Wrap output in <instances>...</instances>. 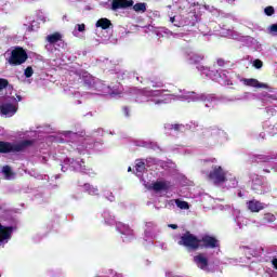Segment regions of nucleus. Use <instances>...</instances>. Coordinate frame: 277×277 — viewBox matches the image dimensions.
Wrapping results in <instances>:
<instances>
[{"label":"nucleus","mask_w":277,"mask_h":277,"mask_svg":"<svg viewBox=\"0 0 277 277\" xmlns=\"http://www.w3.org/2000/svg\"><path fill=\"white\" fill-rule=\"evenodd\" d=\"M143 96H146L147 101H151L155 105H163V103H171L172 101H187V103L203 101L206 107H215V105H217V97L207 94H196L195 92H183V94L179 95H164L162 90L145 89L143 95L136 100L137 103H144V100H142Z\"/></svg>","instance_id":"1"},{"label":"nucleus","mask_w":277,"mask_h":277,"mask_svg":"<svg viewBox=\"0 0 277 277\" xmlns=\"http://www.w3.org/2000/svg\"><path fill=\"white\" fill-rule=\"evenodd\" d=\"M208 179L214 185H222V183H227L229 187H237V179L232 176L226 170L220 166H212L210 172L208 173Z\"/></svg>","instance_id":"2"},{"label":"nucleus","mask_w":277,"mask_h":277,"mask_svg":"<svg viewBox=\"0 0 277 277\" xmlns=\"http://www.w3.org/2000/svg\"><path fill=\"white\" fill-rule=\"evenodd\" d=\"M23 101L21 95H17V100L14 96L5 95L0 97V116L4 118H12L16 111H18V103Z\"/></svg>","instance_id":"3"},{"label":"nucleus","mask_w":277,"mask_h":277,"mask_svg":"<svg viewBox=\"0 0 277 277\" xmlns=\"http://www.w3.org/2000/svg\"><path fill=\"white\" fill-rule=\"evenodd\" d=\"M5 57L11 66H21L27 62V52L23 48H14L5 52Z\"/></svg>","instance_id":"4"},{"label":"nucleus","mask_w":277,"mask_h":277,"mask_svg":"<svg viewBox=\"0 0 277 277\" xmlns=\"http://www.w3.org/2000/svg\"><path fill=\"white\" fill-rule=\"evenodd\" d=\"M34 144L32 140L26 138L19 143H5L0 142V153H21V150H25V148H29Z\"/></svg>","instance_id":"5"},{"label":"nucleus","mask_w":277,"mask_h":277,"mask_svg":"<svg viewBox=\"0 0 277 277\" xmlns=\"http://www.w3.org/2000/svg\"><path fill=\"white\" fill-rule=\"evenodd\" d=\"M179 246H184L187 250H198L200 248V239L194 234L186 232L181 236Z\"/></svg>","instance_id":"6"},{"label":"nucleus","mask_w":277,"mask_h":277,"mask_svg":"<svg viewBox=\"0 0 277 277\" xmlns=\"http://www.w3.org/2000/svg\"><path fill=\"white\" fill-rule=\"evenodd\" d=\"M12 233H14V227L0 224V246L8 243V240L12 239Z\"/></svg>","instance_id":"7"},{"label":"nucleus","mask_w":277,"mask_h":277,"mask_svg":"<svg viewBox=\"0 0 277 277\" xmlns=\"http://www.w3.org/2000/svg\"><path fill=\"white\" fill-rule=\"evenodd\" d=\"M194 263L199 267V269H203V272H209V259L203 253H199L194 256Z\"/></svg>","instance_id":"8"},{"label":"nucleus","mask_w":277,"mask_h":277,"mask_svg":"<svg viewBox=\"0 0 277 277\" xmlns=\"http://www.w3.org/2000/svg\"><path fill=\"white\" fill-rule=\"evenodd\" d=\"M247 209L251 211V213H259V211H263V209H265V203L256 199H252L247 202Z\"/></svg>","instance_id":"9"},{"label":"nucleus","mask_w":277,"mask_h":277,"mask_svg":"<svg viewBox=\"0 0 277 277\" xmlns=\"http://www.w3.org/2000/svg\"><path fill=\"white\" fill-rule=\"evenodd\" d=\"M220 243L217 242V239L211 237V236H205L200 240V248H217Z\"/></svg>","instance_id":"10"},{"label":"nucleus","mask_w":277,"mask_h":277,"mask_svg":"<svg viewBox=\"0 0 277 277\" xmlns=\"http://www.w3.org/2000/svg\"><path fill=\"white\" fill-rule=\"evenodd\" d=\"M148 189H154V192H166L170 189V182L158 181L148 186Z\"/></svg>","instance_id":"11"},{"label":"nucleus","mask_w":277,"mask_h":277,"mask_svg":"<svg viewBox=\"0 0 277 277\" xmlns=\"http://www.w3.org/2000/svg\"><path fill=\"white\" fill-rule=\"evenodd\" d=\"M133 6V0H113V10H124Z\"/></svg>","instance_id":"12"},{"label":"nucleus","mask_w":277,"mask_h":277,"mask_svg":"<svg viewBox=\"0 0 277 277\" xmlns=\"http://www.w3.org/2000/svg\"><path fill=\"white\" fill-rule=\"evenodd\" d=\"M186 57L190 61V64H198L205 60V56L197 54L196 52L192 50H186L185 51Z\"/></svg>","instance_id":"13"},{"label":"nucleus","mask_w":277,"mask_h":277,"mask_svg":"<svg viewBox=\"0 0 277 277\" xmlns=\"http://www.w3.org/2000/svg\"><path fill=\"white\" fill-rule=\"evenodd\" d=\"M242 83H243V85H249V88H263V89L268 88V85L266 83L260 82L259 80H256L254 78L242 79Z\"/></svg>","instance_id":"14"},{"label":"nucleus","mask_w":277,"mask_h":277,"mask_svg":"<svg viewBox=\"0 0 277 277\" xmlns=\"http://www.w3.org/2000/svg\"><path fill=\"white\" fill-rule=\"evenodd\" d=\"M116 228L121 235H128V237L133 235V230L129 227V225H126L124 223H117Z\"/></svg>","instance_id":"15"},{"label":"nucleus","mask_w":277,"mask_h":277,"mask_svg":"<svg viewBox=\"0 0 277 277\" xmlns=\"http://www.w3.org/2000/svg\"><path fill=\"white\" fill-rule=\"evenodd\" d=\"M84 83L85 85H88V88H95V90H103V88H101L103 84L101 82H95L94 78H92V76H87L84 78Z\"/></svg>","instance_id":"16"},{"label":"nucleus","mask_w":277,"mask_h":277,"mask_svg":"<svg viewBox=\"0 0 277 277\" xmlns=\"http://www.w3.org/2000/svg\"><path fill=\"white\" fill-rule=\"evenodd\" d=\"M68 163H70L71 168H74V170H76V172H85V162H80L77 160H71L67 159L66 160Z\"/></svg>","instance_id":"17"},{"label":"nucleus","mask_w":277,"mask_h":277,"mask_svg":"<svg viewBox=\"0 0 277 277\" xmlns=\"http://www.w3.org/2000/svg\"><path fill=\"white\" fill-rule=\"evenodd\" d=\"M170 23H172L174 27H185V25H187V22L182 19L181 16H171Z\"/></svg>","instance_id":"18"},{"label":"nucleus","mask_w":277,"mask_h":277,"mask_svg":"<svg viewBox=\"0 0 277 277\" xmlns=\"http://www.w3.org/2000/svg\"><path fill=\"white\" fill-rule=\"evenodd\" d=\"M169 205H176L179 209L187 210L189 209V203L180 199L170 200Z\"/></svg>","instance_id":"19"},{"label":"nucleus","mask_w":277,"mask_h":277,"mask_svg":"<svg viewBox=\"0 0 277 277\" xmlns=\"http://www.w3.org/2000/svg\"><path fill=\"white\" fill-rule=\"evenodd\" d=\"M2 174L4 175V179H6V181H12V179H14L15 176L10 166H4L2 168Z\"/></svg>","instance_id":"20"},{"label":"nucleus","mask_w":277,"mask_h":277,"mask_svg":"<svg viewBox=\"0 0 277 277\" xmlns=\"http://www.w3.org/2000/svg\"><path fill=\"white\" fill-rule=\"evenodd\" d=\"M95 27H101L102 29H109V27H111V22L107 18H101L96 22Z\"/></svg>","instance_id":"21"},{"label":"nucleus","mask_w":277,"mask_h":277,"mask_svg":"<svg viewBox=\"0 0 277 277\" xmlns=\"http://www.w3.org/2000/svg\"><path fill=\"white\" fill-rule=\"evenodd\" d=\"M60 40H62V35L58 34V32L49 35V36L47 37V41H48L50 44H55L56 42H60Z\"/></svg>","instance_id":"22"},{"label":"nucleus","mask_w":277,"mask_h":277,"mask_svg":"<svg viewBox=\"0 0 277 277\" xmlns=\"http://www.w3.org/2000/svg\"><path fill=\"white\" fill-rule=\"evenodd\" d=\"M274 222H276V215L273 213H265L262 217V224H272Z\"/></svg>","instance_id":"23"},{"label":"nucleus","mask_w":277,"mask_h":277,"mask_svg":"<svg viewBox=\"0 0 277 277\" xmlns=\"http://www.w3.org/2000/svg\"><path fill=\"white\" fill-rule=\"evenodd\" d=\"M135 170H136V176H142V173L144 172V170H146V166L144 164V161L136 160Z\"/></svg>","instance_id":"24"},{"label":"nucleus","mask_w":277,"mask_h":277,"mask_svg":"<svg viewBox=\"0 0 277 277\" xmlns=\"http://www.w3.org/2000/svg\"><path fill=\"white\" fill-rule=\"evenodd\" d=\"M84 189L85 192H88V194H90L91 196H98V188L90 185V184H85L84 185Z\"/></svg>","instance_id":"25"},{"label":"nucleus","mask_w":277,"mask_h":277,"mask_svg":"<svg viewBox=\"0 0 277 277\" xmlns=\"http://www.w3.org/2000/svg\"><path fill=\"white\" fill-rule=\"evenodd\" d=\"M164 129H167L168 131H171L172 129L174 131H183L185 129V127L183 124H171V123H167L164 126Z\"/></svg>","instance_id":"26"},{"label":"nucleus","mask_w":277,"mask_h":277,"mask_svg":"<svg viewBox=\"0 0 277 277\" xmlns=\"http://www.w3.org/2000/svg\"><path fill=\"white\" fill-rule=\"evenodd\" d=\"M83 31H85V24H77L75 26V29L72 31L74 36H79V32L80 34H83Z\"/></svg>","instance_id":"27"},{"label":"nucleus","mask_w":277,"mask_h":277,"mask_svg":"<svg viewBox=\"0 0 277 277\" xmlns=\"http://www.w3.org/2000/svg\"><path fill=\"white\" fill-rule=\"evenodd\" d=\"M10 88H8V80L0 78V96L3 94V92H8Z\"/></svg>","instance_id":"28"},{"label":"nucleus","mask_w":277,"mask_h":277,"mask_svg":"<svg viewBox=\"0 0 277 277\" xmlns=\"http://www.w3.org/2000/svg\"><path fill=\"white\" fill-rule=\"evenodd\" d=\"M134 12H146V3H136L133 5Z\"/></svg>","instance_id":"29"},{"label":"nucleus","mask_w":277,"mask_h":277,"mask_svg":"<svg viewBox=\"0 0 277 277\" xmlns=\"http://www.w3.org/2000/svg\"><path fill=\"white\" fill-rule=\"evenodd\" d=\"M236 223L238 224V226L240 228H243V226H246V224H248V220H246L243 216H238V217H236Z\"/></svg>","instance_id":"30"},{"label":"nucleus","mask_w":277,"mask_h":277,"mask_svg":"<svg viewBox=\"0 0 277 277\" xmlns=\"http://www.w3.org/2000/svg\"><path fill=\"white\" fill-rule=\"evenodd\" d=\"M25 77H27V79H29V77H31L34 75V68L31 67H27L24 71Z\"/></svg>","instance_id":"31"},{"label":"nucleus","mask_w":277,"mask_h":277,"mask_svg":"<svg viewBox=\"0 0 277 277\" xmlns=\"http://www.w3.org/2000/svg\"><path fill=\"white\" fill-rule=\"evenodd\" d=\"M266 16H272L275 12L274 6H267L264 9Z\"/></svg>","instance_id":"32"},{"label":"nucleus","mask_w":277,"mask_h":277,"mask_svg":"<svg viewBox=\"0 0 277 277\" xmlns=\"http://www.w3.org/2000/svg\"><path fill=\"white\" fill-rule=\"evenodd\" d=\"M185 8H189V2L187 0L180 1V9L185 10Z\"/></svg>","instance_id":"33"},{"label":"nucleus","mask_w":277,"mask_h":277,"mask_svg":"<svg viewBox=\"0 0 277 277\" xmlns=\"http://www.w3.org/2000/svg\"><path fill=\"white\" fill-rule=\"evenodd\" d=\"M253 66H254V68H263V61H261V60H255V61H253Z\"/></svg>","instance_id":"34"},{"label":"nucleus","mask_w":277,"mask_h":277,"mask_svg":"<svg viewBox=\"0 0 277 277\" xmlns=\"http://www.w3.org/2000/svg\"><path fill=\"white\" fill-rule=\"evenodd\" d=\"M200 70H202L203 75H206L207 77H212L211 71L207 67H201Z\"/></svg>","instance_id":"35"},{"label":"nucleus","mask_w":277,"mask_h":277,"mask_svg":"<svg viewBox=\"0 0 277 277\" xmlns=\"http://www.w3.org/2000/svg\"><path fill=\"white\" fill-rule=\"evenodd\" d=\"M271 34H277V24H273L269 28Z\"/></svg>","instance_id":"36"},{"label":"nucleus","mask_w":277,"mask_h":277,"mask_svg":"<svg viewBox=\"0 0 277 277\" xmlns=\"http://www.w3.org/2000/svg\"><path fill=\"white\" fill-rule=\"evenodd\" d=\"M272 265L275 269H277V259L276 258L272 260Z\"/></svg>","instance_id":"37"},{"label":"nucleus","mask_w":277,"mask_h":277,"mask_svg":"<svg viewBox=\"0 0 277 277\" xmlns=\"http://www.w3.org/2000/svg\"><path fill=\"white\" fill-rule=\"evenodd\" d=\"M168 227L169 228H173V230H176V228H179V225H176V224H169Z\"/></svg>","instance_id":"38"},{"label":"nucleus","mask_w":277,"mask_h":277,"mask_svg":"<svg viewBox=\"0 0 277 277\" xmlns=\"http://www.w3.org/2000/svg\"><path fill=\"white\" fill-rule=\"evenodd\" d=\"M217 64H219L220 66H224V60H219V61H217Z\"/></svg>","instance_id":"39"},{"label":"nucleus","mask_w":277,"mask_h":277,"mask_svg":"<svg viewBox=\"0 0 277 277\" xmlns=\"http://www.w3.org/2000/svg\"><path fill=\"white\" fill-rule=\"evenodd\" d=\"M28 31H34V28L32 27H28Z\"/></svg>","instance_id":"40"},{"label":"nucleus","mask_w":277,"mask_h":277,"mask_svg":"<svg viewBox=\"0 0 277 277\" xmlns=\"http://www.w3.org/2000/svg\"><path fill=\"white\" fill-rule=\"evenodd\" d=\"M126 115L129 116V110L126 108Z\"/></svg>","instance_id":"41"},{"label":"nucleus","mask_w":277,"mask_h":277,"mask_svg":"<svg viewBox=\"0 0 277 277\" xmlns=\"http://www.w3.org/2000/svg\"><path fill=\"white\" fill-rule=\"evenodd\" d=\"M242 250H250V249H249V248H247V247H243V248H242Z\"/></svg>","instance_id":"42"},{"label":"nucleus","mask_w":277,"mask_h":277,"mask_svg":"<svg viewBox=\"0 0 277 277\" xmlns=\"http://www.w3.org/2000/svg\"><path fill=\"white\" fill-rule=\"evenodd\" d=\"M128 172H131V167L128 168Z\"/></svg>","instance_id":"43"},{"label":"nucleus","mask_w":277,"mask_h":277,"mask_svg":"<svg viewBox=\"0 0 277 277\" xmlns=\"http://www.w3.org/2000/svg\"><path fill=\"white\" fill-rule=\"evenodd\" d=\"M156 88H161V84L156 85Z\"/></svg>","instance_id":"44"},{"label":"nucleus","mask_w":277,"mask_h":277,"mask_svg":"<svg viewBox=\"0 0 277 277\" xmlns=\"http://www.w3.org/2000/svg\"><path fill=\"white\" fill-rule=\"evenodd\" d=\"M212 162H215V159H213Z\"/></svg>","instance_id":"45"}]
</instances>
